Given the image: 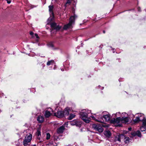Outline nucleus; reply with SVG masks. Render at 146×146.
<instances>
[{
  "mask_svg": "<svg viewBox=\"0 0 146 146\" xmlns=\"http://www.w3.org/2000/svg\"><path fill=\"white\" fill-rule=\"evenodd\" d=\"M90 112V110L86 109L82 110L80 113V117L86 123H89L90 121V118L88 116Z\"/></svg>",
  "mask_w": 146,
  "mask_h": 146,
  "instance_id": "obj_1",
  "label": "nucleus"
},
{
  "mask_svg": "<svg viewBox=\"0 0 146 146\" xmlns=\"http://www.w3.org/2000/svg\"><path fill=\"white\" fill-rule=\"evenodd\" d=\"M76 17L75 15L71 17L70 19L69 23L64 25L63 29L67 30L68 29L72 28L73 27L72 25L74 24L75 18Z\"/></svg>",
  "mask_w": 146,
  "mask_h": 146,
  "instance_id": "obj_2",
  "label": "nucleus"
},
{
  "mask_svg": "<svg viewBox=\"0 0 146 146\" xmlns=\"http://www.w3.org/2000/svg\"><path fill=\"white\" fill-rule=\"evenodd\" d=\"M32 138V135L31 133L27 134L25 137L24 140L23 141V144L24 146H29V143L31 141Z\"/></svg>",
  "mask_w": 146,
  "mask_h": 146,
  "instance_id": "obj_3",
  "label": "nucleus"
},
{
  "mask_svg": "<svg viewBox=\"0 0 146 146\" xmlns=\"http://www.w3.org/2000/svg\"><path fill=\"white\" fill-rule=\"evenodd\" d=\"M92 127L96 131L100 133L102 132L103 131V129L99 124H93L92 125Z\"/></svg>",
  "mask_w": 146,
  "mask_h": 146,
  "instance_id": "obj_4",
  "label": "nucleus"
},
{
  "mask_svg": "<svg viewBox=\"0 0 146 146\" xmlns=\"http://www.w3.org/2000/svg\"><path fill=\"white\" fill-rule=\"evenodd\" d=\"M50 25L52 29L51 31V33H52L54 30L57 31L59 30L61 28V27L57 25L54 22L51 23L50 24Z\"/></svg>",
  "mask_w": 146,
  "mask_h": 146,
  "instance_id": "obj_5",
  "label": "nucleus"
},
{
  "mask_svg": "<svg viewBox=\"0 0 146 146\" xmlns=\"http://www.w3.org/2000/svg\"><path fill=\"white\" fill-rule=\"evenodd\" d=\"M54 115L58 118H61L63 117L64 116L63 111H57V112L54 113Z\"/></svg>",
  "mask_w": 146,
  "mask_h": 146,
  "instance_id": "obj_6",
  "label": "nucleus"
},
{
  "mask_svg": "<svg viewBox=\"0 0 146 146\" xmlns=\"http://www.w3.org/2000/svg\"><path fill=\"white\" fill-rule=\"evenodd\" d=\"M121 122V118L120 117H118L116 119L113 118L110 121V123L114 124L119 123Z\"/></svg>",
  "mask_w": 146,
  "mask_h": 146,
  "instance_id": "obj_7",
  "label": "nucleus"
},
{
  "mask_svg": "<svg viewBox=\"0 0 146 146\" xmlns=\"http://www.w3.org/2000/svg\"><path fill=\"white\" fill-rule=\"evenodd\" d=\"M106 113V115H104L102 114V115L103 116V117L105 119L106 121H108L110 120V115L108 113L105 112L103 113Z\"/></svg>",
  "mask_w": 146,
  "mask_h": 146,
  "instance_id": "obj_8",
  "label": "nucleus"
},
{
  "mask_svg": "<svg viewBox=\"0 0 146 146\" xmlns=\"http://www.w3.org/2000/svg\"><path fill=\"white\" fill-rule=\"evenodd\" d=\"M36 135L37 136V139L40 141H39V142H41L43 141L42 140H40V136H41V132L40 129H37V131L36 133Z\"/></svg>",
  "mask_w": 146,
  "mask_h": 146,
  "instance_id": "obj_9",
  "label": "nucleus"
},
{
  "mask_svg": "<svg viewBox=\"0 0 146 146\" xmlns=\"http://www.w3.org/2000/svg\"><path fill=\"white\" fill-rule=\"evenodd\" d=\"M71 108H70L69 107H66V108L64 110V111H63L64 113V115H68L69 113V112L71 110Z\"/></svg>",
  "mask_w": 146,
  "mask_h": 146,
  "instance_id": "obj_10",
  "label": "nucleus"
},
{
  "mask_svg": "<svg viewBox=\"0 0 146 146\" xmlns=\"http://www.w3.org/2000/svg\"><path fill=\"white\" fill-rule=\"evenodd\" d=\"M65 129V127L64 125H62L57 129V133H63Z\"/></svg>",
  "mask_w": 146,
  "mask_h": 146,
  "instance_id": "obj_11",
  "label": "nucleus"
},
{
  "mask_svg": "<svg viewBox=\"0 0 146 146\" xmlns=\"http://www.w3.org/2000/svg\"><path fill=\"white\" fill-rule=\"evenodd\" d=\"M140 115L141 116H142L141 121L143 122V126H146V119L144 115L143 114H140Z\"/></svg>",
  "mask_w": 146,
  "mask_h": 146,
  "instance_id": "obj_12",
  "label": "nucleus"
},
{
  "mask_svg": "<svg viewBox=\"0 0 146 146\" xmlns=\"http://www.w3.org/2000/svg\"><path fill=\"white\" fill-rule=\"evenodd\" d=\"M131 135L133 136H135L136 135H137L140 137H141V133L139 131H134L133 132H132L131 133Z\"/></svg>",
  "mask_w": 146,
  "mask_h": 146,
  "instance_id": "obj_13",
  "label": "nucleus"
},
{
  "mask_svg": "<svg viewBox=\"0 0 146 146\" xmlns=\"http://www.w3.org/2000/svg\"><path fill=\"white\" fill-rule=\"evenodd\" d=\"M37 120L39 123H42L44 120V117L40 115L37 117Z\"/></svg>",
  "mask_w": 146,
  "mask_h": 146,
  "instance_id": "obj_14",
  "label": "nucleus"
},
{
  "mask_svg": "<svg viewBox=\"0 0 146 146\" xmlns=\"http://www.w3.org/2000/svg\"><path fill=\"white\" fill-rule=\"evenodd\" d=\"M70 124L72 125H76V126H80V124L79 122H78L76 120H74L70 122Z\"/></svg>",
  "mask_w": 146,
  "mask_h": 146,
  "instance_id": "obj_15",
  "label": "nucleus"
},
{
  "mask_svg": "<svg viewBox=\"0 0 146 146\" xmlns=\"http://www.w3.org/2000/svg\"><path fill=\"white\" fill-rule=\"evenodd\" d=\"M93 119L95 120L96 121L100 122L101 123H104V121L103 119L101 118H98V119L92 116L91 117Z\"/></svg>",
  "mask_w": 146,
  "mask_h": 146,
  "instance_id": "obj_16",
  "label": "nucleus"
},
{
  "mask_svg": "<svg viewBox=\"0 0 146 146\" xmlns=\"http://www.w3.org/2000/svg\"><path fill=\"white\" fill-rule=\"evenodd\" d=\"M142 116H141L140 114L134 120V121L135 123H137L139 121H141Z\"/></svg>",
  "mask_w": 146,
  "mask_h": 146,
  "instance_id": "obj_17",
  "label": "nucleus"
},
{
  "mask_svg": "<svg viewBox=\"0 0 146 146\" xmlns=\"http://www.w3.org/2000/svg\"><path fill=\"white\" fill-rule=\"evenodd\" d=\"M123 137H124L123 135L121 134L117 135V136H116L115 137V140L116 141H120L121 138Z\"/></svg>",
  "mask_w": 146,
  "mask_h": 146,
  "instance_id": "obj_18",
  "label": "nucleus"
},
{
  "mask_svg": "<svg viewBox=\"0 0 146 146\" xmlns=\"http://www.w3.org/2000/svg\"><path fill=\"white\" fill-rule=\"evenodd\" d=\"M49 11L50 12V15H53V9L54 8V6L53 5H50L48 6Z\"/></svg>",
  "mask_w": 146,
  "mask_h": 146,
  "instance_id": "obj_19",
  "label": "nucleus"
},
{
  "mask_svg": "<svg viewBox=\"0 0 146 146\" xmlns=\"http://www.w3.org/2000/svg\"><path fill=\"white\" fill-rule=\"evenodd\" d=\"M128 122V119L127 117H123L121 118V122L125 123Z\"/></svg>",
  "mask_w": 146,
  "mask_h": 146,
  "instance_id": "obj_20",
  "label": "nucleus"
},
{
  "mask_svg": "<svg viewBox=\"0 0 146 146\" xmlns=\"http://www.w3.org/2000/svg\"><path fill=\"white\" fill-rule=\"evenodd\" d=\"M51 114L50 111L47 110L45 111L44 116L48 118L49 117Z\"/></svg>",
  "mask_w": 146,
  "mask_h": 146,
  "instance_id": "obj_21",
  "label": "nucleus"
},
{
  "mask_svg": "<svg viewBox=\"0 0 146 146\" xmlns=\"http://www.w3.org/2000/svg\"><path fill=\"white\" fill-rule=\"evenodd\" d=\"M50 15V17H49L48 20V24H49L50 23V22L51 21H52L54 19V14H53V15H52L51 14Z\"/></svg>",
  "mask_w": 146,
  "mask_h": 146,
  "instance_id": "obj_22",
  "label": "nucleus"
},
{
  "mask_svg": "<svg viewBox=\"0 0 146 146\" xmlns=\"http://www.w3.org/2000/svg\"><path fill=\"white\" fill-rule=\"evenodd\" d=\"M105 135L107 137H110L111 135V133L110 131H107L104 132Z\"/></svg>",
  "mask_w": 146,
  "mask_h": 146,
  "instance_id": "obj_23",
  "label": "nucleus"
},
{
  "mask_svg": "<svg viewBox=\"0 0 146 146\" xmlns=\"http://www.w3.org/2000/svg\"><path fill=\"white\" fill-rule=\"evenodd\" d=\"M75 116V115L72 114H70L69 117L68 119L69 120H71L73 118H74Z\"/></svg>",
  "mask_w": 146,
  "mask_h": 146,
  "instance_id": "obj_24",
  "label": "nucleus"
},
{
  "mask_svg": "<svg viewBox=\"0 0 146 146\" xmlns=\"http://www.w3.org/2000/svg\"><path fill=\"white\" fill-rule=\"evenodd\" d=\"M140 130L142 132L145 131L146 130V126H142L140 127Z\"/></svg>",
  "mask_w": 146,
  "mask_h": 146,
  "instance_id": "obj_25",
  "label": "nucleus"
},
{
  "mask_svg": "<svg viewBox=\"0 0 146 146\" xmlns=\"http://www.w3.org/2000/svg\"><path fill=\"white\" fill-rule=\"evenodd\" d=\"M54 62V61L53 60H51L50 61H48L47 63V65L49 66L50 64H52Z\"/></svg>",
  "mask_w": 146,
  "mask_h": 146,
  "instance_id": "obj_26",
  "label": "nucleus"
},
{
  "mask_svg": "<svg viewBox=\"0 0 146 146\" xmlns=\"http://www.w3.org/2000/svg\"><path fill=\"white\" fill-rule=\"evenodd\" d=\"M54 141H57L59 139V137L56 135V134L54 135Z\"/></svg>",
  "mask_w": 146,
  "mask_h": 146,
  "instance_id": "obj_27",
  "label": "nucleus"
},
{
  "mask_svg": "<svg viewBox=\"0 0 146 146\" xmlns=\"http://www.w3.org/2000/svg\"><path fill=\"white\" fill-rule=\"evenodd\" d=\"M129 141V138L128 137H125L124 139V142H125V143H128Z\"/></svg>",
  "mask_w": 146,
  "mask_h": 146,
  "instance_id": "obj_28",
  "label": "nucleus"
},
{
  "mask_svg": "<svg viewBox=\"0 0 146 146\" xmlns=\"http://www.w3.org/2000/svg\"><path fill=\"white\" fill-rule=\"evenodd\" d=\"M50 134L49 133H47L46 134V139H50Z\"/></svg>",
  "mask_w": 146,
  "mask_h": 146,
  "instance_id": "obj_29",
  "label": "nucleus"
},
{
  "mask_svg": "<svg viewBox=\"0 0 146 146\" xmlns=\"http://www.w3.org/2000/svg\"><path fill=\"white\" fill-rule=\"evenodd\" d=\"M35 36H36V38H37V39L36 40V41L38 42V39L39 38V37L38 36V35L36 33L35 34Z\"/></svg>",
  "mask_w": 146,
  "mask_h": 146,
  "instance_id": "obj_30",
  "label": "nucleus"
},
{
  "mask_svg": "<svg viewBox=\"0 0 146 146\" xmlns=\"http://www.w3.org/2000/svg\"><path fill=\"white\" fill-rule=\"evenodd\" d=\"M48 46L49 47H54V44L53 43L51 42L48 44Z\"/></svg>",
  "mask_w": 146,
  "mask_h": 146,
  "instance_id": "obj_31",
  "label": "nucleus"
},
{
  "mask_svg": "<svg viewBox=\"0 0 146 146\" xmlns=\"http://www.w3.org/2000/svg\"><path fill=\"white\" fill-rule=\"evenodd\" d=\"M71 3V1L70 0H68L66 3V4L65 5L66 6V5L67 4H70Z\"/></svg>",
  "mask_w": 146,
  "mask_h": 146,
  "instance_id": "obj_32",
  "label": "nucleus"
},
{
  "mask_svg": "<svg viewBox=\"0 0 146 146\" xmlns=\"http://www.w3.org/2000/svg\"><path fill=\"white\" fill-rule=\"evenodd\" d=\"M68 125V122H66V123H65L63 125L64 126V127H65V126H66V127H67V125Z\"/></svg>",
  "mask_w": 146,
  "mask_h": 146,
  "instance_id": "obj_33",
  "label": "nucleus"
},
{
  "mask_svg": "<svg viewBox=\"0 0 146 146\" xmlns=\"http://www.w3.org/2000/svg\"><path fill=\"white\" fill-rule=\"evenodd\" d=\"M33 33L32 32H31L30 33V34L31 35H33Z\"/></svg>",
  "mask_w": 146,
  "mask_h": 146,
  "instance_id": "obj_34",
  "label": "nucleus"
},
{
  "mask_svg": "<svg viewBox=\"0 0 146 146\" xmlns=\"http://www.w3.org/2000/svg\"><path fill=\"white\" fill-rule=\"evenodd\" d=\"M7 3L9 4V3H11V1H9L8 0L7 1Z\"/></svg>",
  "mask_w": 146,
  "mask_h": 146,
  "instance_id": "obj_35",
  "label": "nucleus"
},
{
  "mask_svg": "<svg viewBox=\"0 0 146 146\" xmlns=\"http://www.w3.org/2000/svg\"><path fill=\"white\" fill-rule=\"evenodd\" d=\"M140 7H138V11H140Z\"/></svg>",
  "mask_w": 146,
  "mask_h": 146,
  "instance_id": "obj_36",
  "label": "nucleus"
},
{
  "mask_svg": "<svg viewBox=\"0 0 146 146\" xmlns=\"http://www.w3.org/2000/svg\"><path fill=\"white\" fill-rule=\"evenodd\" d=\"M131 128H129V130H131Z\"/></svg>",
  "mask_w": 146,
  "mask_h": 146,
  "instance_id": "obj_37",
  "label": "nucleus"
},
{
  "mask_svg": "<svg viewBox=\"0 0 146 146\" xmlns=\"http://www.w3.org/2000/svg\"><path fill=\"white\" fill-rule=\"evenodd\" d=\"M120 112H118V113H116V114L117 115L118 113L120 114Z\"/></svg>",
  "mask_w": 146,
  "mask_h": 146,
  "instance_id": "obj_38",
  "label": "nucleus"
},
{
  "mask_svg": "<svg viewBox=\"0 0 146 146\" xmlns=\"http://www.w3.org/2000/svg\"><path fill=\"white\" fill-rule=\"evenodd\" d=\"M54 145V146H57V144H56V143H55V145Z\"/></svg>",
  "mask_w": 146,
  "mask_h": 146,
  "instance_id": "obj_39",
  "label": "nucleus"
},
{
  "mask_svg": "<svg viewBox=\"0 0 146 146\" xmlns=\"http://www.w3.org/2000/svg\"><path fill=\"white\" fill-rule=\"evenodd\" d=\"M32 146H36V145L34 144L33 145H32Z\"/></svg>",
  "mask_w": 146,
  "mask_h": 146,
  "instance_id": "obj_40",
  "label": "nucleus"
},
{
  "mask_svg": "<svg viewBox=\"0 0 146 146\" xmlns=\"http://www.w3.org/2000/svg\"><path fill=\"white\" fill-rule=\"evenodd\" d=\"M103 33H105V31H103Z\"/></svg>",
  "mask_w": 146,
  "mask_h": 146,
  "instance_id": "obj_41",
  "label": "nucleus"
},
{
  "mask_svg": "<svg viewBox=\"0 0 146 146\" xmlns=\"http://www.w3.org/2000/svg\"><path fill=\"white\" fill-rule=\"evenodd\" d=\"M61 70H62V71H64V70H63V69H61Z\"/></svg>",
  "mask_w": 146,
  "mask_h": 146,
  "instance_id": "obj_42",
  "label": "nucleus"
},
{
  "mask_svg": "<svg viewBox=\"0 0 146 146\" xmlns=\"http://www.w3.org/2000/svg\"><path fill=\"white\" fill-rule=\"evenodd\" d=\"M125 114H126V113H125Z\"/></svg>",
  "mask_w": 146,
  "mask_h": 146,
  "instance_id": "obj_43",
  "label": "nucleus"
},
{
  "mask_svg": "<svg viewBox=\"0 0 146 146\" xmlns=\"http://www.w3.org/2000/svg\"><path fill=\"white\" fill-rule=\"evenodd\" d=\"M26 131H29V130H26Z\"/></svg>",
  "mask_w": 146,
  "mask_h": 146,
  "instance_id": "obj_44",
  "label": "nucleus"
},
{
  "mask_svg": "<svg viewBox=\"0 0 146 146\" xmlns=\"http://www.w3.org/2000/svg\"><path fill=\"white\" fill-rule=\"evenodd\" d=\"M103 89V88H102V89Z\"/></svg>",
  "mask_w": 146,
  "mask_h": 146,
  "instance_id": "obj_45",
  "label": "nucleus"
},
{
  "mask_svg": "<svg viewBox=\"0 0 146 146\" xmlns=\"http://www.w3.org/2000/svg\"><path fill=\"white\" fill-rule=\"evenodd\" d=\"M6 1H7L8 0H5Z\"/></svg>",
  "mask_w": 146,
  "mask_h": 146,
  "instance_id": "obj_46",
  "label": "nucleus"
}]
</instances>
